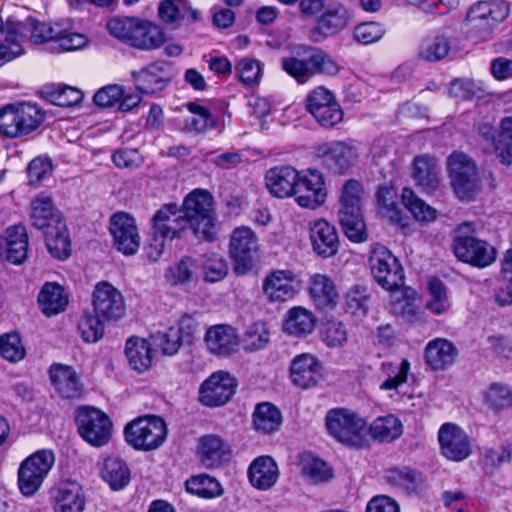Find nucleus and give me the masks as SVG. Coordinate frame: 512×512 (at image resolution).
Listing matches in <instances>:
<instances>
[{
  "mask_svg": "<svg viewBox=\"0 0 512 512\" xmlns=\"http://www.w3.org/2000/svg\"><path fill=\"white\" fill-rule=\"evenodd\" d=\"M28 251V236L22 224L10 226L0 236V256L13 264L22 263Z\"/></svg>",
  "mask_w": 512,
  "mask_h": 512,
  "instance_id": "22",
  "label": "nucleus"
},
{
  "mask_svg": "<svg viewBox=\"0 0 512 512\" xmlns=\"http://www.w3.org/2000/svg\"><path fill=\"white\" fill-rule=\"evenodd\" d=\"M369 432L373 439L389 443L402 435L403 425L398 417L387 414L377 417L370 424Z\"/></svg>",
  "mask_w": 512,
  "mask_h": 512,
  "instance_id": "39",
  "label": "nucleus"
},
{
  "mask_svg": "<svg viewBox=\"0 0 512 512\" xmlns=\"http://www.w3.org/2000/svg\"><path fill=\"white\" fill-rule=\"evenodd\" d=\"M309 294L315 306L321 310H332L339 301L334 281L325 274L317 273L309 278Z\"/></svg>",
  "mask_w": 512,
  "mask_h": 512,
  "instance_id": "25",
  "label": "nucleus"
},
{
  "mask_svg": "<svg viewBox=\"0 0 512 512\" xmlns=\"http://www.w3.org/2000/svg\"><path fill=\"white\" fill-rule=\"evenodd\" d=\"M202 268L204 279L212 283L224 279L228 273L227 261L217 253L206 254Z\"/></svg>",
  "mask_w": 512,
  "mask_h": 512,
  "instance_id": "59",
  "label": "nucleus"
},
{
  "mask_svg": "<svg viewBox=\"0 0 512 512\" xmlns=\"http://www.w3.org/2000/svg\"><path fill=\"white\" fill-rule=\"evenodd\" d=\"M102 479L113 490L124 488L130 481V471L126 463L117 457H108L101 469Z\"/></svg>",
  "mask_w": 512,
  "mask_h": 512,
  "instance_id": "43",
  "label": "nucleus"
},
{
  "mask_svg": "<svg viewBox=\"0 0 512 512\" xmlns=\"http://www.w3.org/2000/svg\"><path fill=\"white\" fill-rule=\"evenodd\" d=\"M316 155L335 173H343L355 165L359 148L352 140L330 141L319 145Z\"/></svg>",
  "mask_w": 512,
  "mask_h": 512,
  "instance_id": "13",
  "label": "nucleus"
},
{
  "mask_svg": "<svg viewBox=\"0 0 512 512\" xmlns=\"http://www.w3.org/2000/svg\"><path fill=\"white\" fill-rule=\"evenodd\" d=\"M45 241L53 257L59 260H64L69 257L71 245L65 222L47 228L45 231Z\"/></svg>",
  "mask_w": 512,
  "mask_h": 512,
  "instance_id": "40",
  "label": "nucleus"
},
{
  "mask_svg": "<svg viewBox=\"0 0 512 512\" xmlns=\"http://www.w3.org/2000/svg\"><path fill=\"white\" fill-rule=\"evenodd\" d=\"M75 422L79 435L92 446L106 445L112 436V422L101 410L81 407L76 411Z\"/></svg>",
  "mask_w": 512,
  "mask_h": 512,
  "instance_id": "8",
  "label": "nucleus"
},
{
  "mask_svg": "<svg viewBox=\"0 0 512 512\" xmlns=\"http://www.w3.org/2000/svg\"><path fill=\"white\" fill-rule=\"evenodd\" d=\"M49 374L52 385L63 398L74 399L82 395L83 386L71 366L54 364L51 366Z\"/></svg>",
  "mask_w": 512,
  "mask_h": 512,
  "instance_id": "27",
  "label": "nucleus"
},
{
  "mask_svg": "<svg viewBox=\"0 0 512 512\" xmlns=\"http://www.w3.org/2000/svg\"><path fill=\"white\" fill-rule=\"evenodd\" d=\"M186 106L192 113L185 120L186 128L190 132L203 133L215 127V119L206 107L196 102H189Z\"/></svg>",
  "mask_w": 512,
  "mask_h": 512,
  "instance_id": "51",
  "label": "nucleus"
},
{
  "mask_svg": "<svg viewBox=\"0 0 512 512\" xmlns=\"http://www.w3.org/2000/svg\"><path fill=\"white\" fill-rule=\"evenodd\" d=\"M316 322V317L310 310L294 306L286 313L283 330L291 336L305 337L313 332Z\"/></svg>",
  "mask_w": 512,
  "mask_h": 512,
  "instance_id": "33",
  "label": "nucleus"
},
{
  "mask_svg": "<svg viewBox=\"0 0 512 512\" xmlns=\"http://www.w3.org/2000/svg\"><path fill=\"white\" fill-rule=\"evenodd\" d=\"M458 355L455 345L445 338L430 340L425 347V361L433 370H444L451 366Z\"/></svg>",
  "mask_w": 512,
  "mask_h": 512,
  "instance_id": "30",
  "label": "nucleus"
},
{
  "mask_svg": "<svg viewBox=\"0 0 512 512\" xmlns=\"http://www.w3.org/2000/svg\"><path fill=\"white\" fill-rule=\"evenodd\" d=\"M338 217L343 231L350 241L361 243L367 240L368 235L361 210L339 211Z\"/></svg>",
  "mask_w": 512,
  "mask_h": 512,
  "instance_id": "46",
  "label": "nucleus"
},
{
  "mask_svg": "<svg viewBox=\"0 0 512 512\" xmlns=\"http://www.w3.org/2000/svg\"><path fill=\"white\" fill-rule=\"evenodd\" d=\"M175 75L171 62L156 61L148 64L132 76L137 89L145 94H154L167 87Z\"/></svg>",
  "mask_w": 512,
  "mask_h": 512,
  "instance_id": "18",
  "label": "nucleus"
},
{
  "mask_svg": "<svg viewBox=\"0 0 512 512\" xmlns=\"http://www.w3.org/2000/svg\"><path fill=\"white\" fill-rule=\"evenodd\" d=\"M292 195L299 206L318 208L325 202L327 196L322 175L315 170L300 172Z\"/></svg>",
  "mask_w": 512,
  "mask_h": 512,
  "instance_id": "15",
  "label": "nucleus"
},
{
  "mask_svg": "<svg viewBox=\"0 0 512 512\" xmlns=\"http://www.w3.org/2000/svg\"><path fill=\"white\" fill-rule=\"evenodd\" d=\"M495 152L500 162L504 165H512V116L501 119Z\"/></svg>",
  "mask_w": 512,
  "mask_h": 512,
  "instance_id": "50",
  "label": "nucleus"
},
{
  "mask_svg": "<svg viewBox=\"0 0 512 512\" xmlns=\"http://www.w3.org/2000/svg\"><path fill=\"white\" fill-rule=\"evenodd\" d=\"M322 341L330 348H341L348 341L345 324L340 321H329L321 330Z\"/></svg>",
  "mask_w": 512,
  "mask_h": 512,
  "instance_id": "60",
  "label": "nucleus"
},
{
  "mask_svg": "<svg viewBox=\"0 0 512 512\" xmlns=\"http://www.w3.org/2000/svg\"><path fill=\"white\" fill-rule=\"evenodd\" d=\"M310 240L314 252L321 257H331L338 251L337 231L324 219H317L310 223Z\"/></svg>",
  "mask_w": 512,
  "mask_h": 512,
  "instance_id": "23",
  "label": "nucleus"
},
{
  "mask_svg": "<svg viewBox=\"0 0 512 512\" xmlns=\"http://www.w3.org/2000/svg\"><path fill=\"white\" fill-rule=\"evenodd\" d=\"M138 23L137 17H113L107 22L106 27L111 36L132 46Z\"/></svg>",
  "mask_w": 512,
  "mask_h": 512,
  "instance_id": "52",
  "label": "nucleus"
},
{
  "mask_svg": "<svg viewBox=\"0 0 512 512\" xmlns=\"http://www.w3.org/2000/svg\"><path fill=\"white\" fill-rule=\"evenodd\" d=\"M350 18V13L343 3L331 2L316 18L315 25L309 32V38L314 42H321L334 37L348 27Z\"/></svg>",
  "mask_w": 512,
  "mask_h": 512,
  "instance_id": "11",
  "label": "nucleus"
},
{
  "mask_svg": "<svg viewBox=\"0 0 512 512\" xmlns=\"http://www.w3.org/2000/svg\"><path fill=\"white\" fill-rule=\"evenodd\" d=\"M453 251L462 262L484 268L496 260V250L488 242L472 236H457Z\"/></svg>",
  "mask_w": 512,
  "mask_h": 512,
  "instance_id": "14",
  "label": "nucleus"
},
{
  "mask_svg": "<svg viewBox=\"0 0 512 512\" xmlns=\"http://www.w3.org/2000/svg\"><path fill=\"white\" fill-rule=\"evenodd\" d=\"M230 447L216 435H206L200 440L199 456L206 468H215L228 459Z\"/></svg>",
  "mask_w": 512,
  "mask_h": 512,
  "instance_id": "34",
  "label": "nucleus"
},
{
  "mask_svg": "<svg viewBox=\"0 0 512 512\" xmlns=\"http://www.w3.org/2000/svg\"><path fill=\"white\" fill-rule=\"evenodd\" d=\"M363 188L360 182L356 180H349L345 183L342 189L339 211H359L361 210V198Z\"/></svg>",
  "mask_w": 512,
  "mask_h": 512,
  "instance_id": "61",
  "label": "nucleus"
},
{
  "mask_svg": "<svg viewBox=\"0 0 512 512\" xmlns=\"http://www.w3.org/2000/svg\"><path fill=\"white\" fill-rule=\"evenodd\" d=\"M449 177L456 196L470 201L480 190L475 162L463 152H453L447 161Z\"/></svg>",
  "mask_w": 512,
  "mask_h": 512,
  "instance_id": "3",
  "label": "nucleus"
},
{
  "mask_svg": "<svg viewBox=\"0 0 512 512\" xmlns=\"http://www.w3.org/2000/svg\"><path fill=\"white\" fill-rule=\"evenodd\" d=\"M264 295L270 302L283 303L298 293L296 276L291 270H275L263 282Z\"/></svg>",
  "mask_w": 512,
  "mask_h": 512,
  "instance_id": "20",
  "label": "nucleus"
},
{
  "mask_svg": "<svg viewBox=\"0 0 512 512\" xmlns=\"http://www.w3.org/2000/svg\"><path fill=\"white\" fill-rule=\"evenodd\" d=\"M321 364L312 354L304 353L296 356L291 364V378L295 385L309 388L317 382Z\"/></svg>",
  "mask_w": 512,
  "mask_h": 512,
  "instance_id": "32",
  "label": "nucleus"
},
{
  "mask_svg": "<svg viewBox=\"0 0 512 512\" xmlns=\"http://www.w3.org/2000/svg\"><path fill=\"white\" fill-rule=\"evenodd\" d=\"M55 463L50 449H41L27 457L18 470V486L25 496L34 495Z\"/></svg>",
  "mask_w": 512,
  "mask_h": 512,
  "instance_id": "7",
  "label": "nucleus"
},
{
  "mask_svg": "<svg viewBox=\"0 0 512 512\" xmlns=\"http://www.w3.org/2000/svg\"><path fill=\"white\" fill-rule=\"evenodd\" d=\"M326 427L329 434L339 442L359 447L364 440L366 421L351 410L337 408L327 413Z\"/></svg>",
  "mask_w": 512,
  "mask_h": 512,
  "instance_id": "5",
  "label": "nucleus"
},
{
  "mask_svg": "<svg viewBox=\"0 0 512 512\" xmlns=\"http://www.w3.org/2000/svg\"><path fill=\"white\" fill-rule=\"evenodd\" d=\"M31 218L38 229H47L64 222L58 210L54 207L52 198L45 194L38 195L31 203Z\"/></svg>",
  "mask_w": 512,
  "mask_h": 512,
  "instance_id": "36",
  "label": "nucleus"
},
{
  "mask_svg": "<svg viewBox=\"0 0 512 512\" xmlns=\"http://www.w3.org/2000/svg\"><path fill=\"white\" fill-rule=\"evenodd\" d=\"M38 303L45 315H56L65 310L68 305V295L59 284L47 282L40 290Z\"/></svg>",
  "mask_w": 512,
  "mask_h": 512,
  "instance_id": "37",
  "label": "nucleus"
},
{
  "mask_svg": "<svg viewBox=\"0 0 512 512\" xmlns=\"http://www.w3.org/2000/svg\"><path fill=\"white\" fill-rule=\"evenodd\" d=\"M55 512H82L85 497L81 486L75 481L60 482L51 490Z\"/></svg>",
  "mask_w": 512,
  "mask_h": 512,
  "instance_id": "24",
  "label": "nucleus"
},
{
  "mask_svg": "<svg viewBox=\"0 0 512 512\" xmlns=\"http://www.w3.org/2000/svg\"><path fill=\"white\" fill-rule=\"evenodd\" d=\"M369 263L375 281L384 289L396 292L404 285V273L399 260L383 245L375 244Z\"/></svg>",
  "mask_w": 512,
  "mask_h": 512,
  "instance_id": "6",
  "label": "nucleus"
},
{
  "mask_svg": "<svg viewBox=\"0 0 512 512\" xmlns=\"http://www.w3.org/2000/svg\"><path fill=\"white\" fill-rule=\"evenodd\" d=\"M78 332L86 343H96L104 335V324L97 314L85 312L78 322Z\"/></svg>",
  "mask_w": 512,
  "mask_h": 512,
  "instance_id": "55",
  "label": "nucleus"
},
{
  "mask_svg": "<svg viewBox=\"0 0 512 512\" xmlns=\"http://www.w3.org/2000/svg\"><path fill=\"white\" fill-rule=\"evenodd\" d=\"M125 355L131 368L138 373L147 371L152 365L151 344L144 338L133 336L127 339Z\"/></svg>",
  "mask_w": 512,
  "mask_h": 512,
  "instance_id": "35",
  "label": "nucleus"
},
{
  "mask_svg": "<svg viewBox=\"0 0 512 512\" xmlns=\"http://www.w3.org/2000/svg\"><path fill=\"white\" fill-rule=\"evenodd\" d=\"M299 466L302 475L312 483L327 482L333 477L332 468L320 458L303 453L300 456Z\"/></svg>",
  "mask_w": 512,
  "mask_h": 512,
  "instance_id": "42",
  "label": "nucleus"
},
{
  "mask_svg": "<svg viewBox=\"0 0 512 512\" xmlns=\"http://www.w3.org/2000/svg\"><path fill=\"white\" fill-rule=\"evenodd\" d=\"M124 435L127 443L135 449L149 451L162 445L167 427L160 417L144 416L126 425Z\"/></svg>",
  "mask_w": 512,
  "mask_h": 512,
  "instance_id": "4",
  "label": "nucleus"
},
{
  "mask_svg": "<svg viewBox=\"0 0 512 512\" xmlns=\"http://www.w3.org/2000/svg\"><path fill=\"white\" fill-rule=\"evenodd\" d=\"M401 201L405 208L410 211L418 221L431 222L437 217L436 210L421 200L414 191L408 187L402 189Z\"/></svg>",
  "mask_w": 512,
  "mask_h": 512,
  "instance_id": "48",
  "label": "nucleus"
},
{
  "mask_svg": "<svg viewBox=\"0 0 512 512\" xmlns=\"http://www.w3.org/2000/svg\"><path fill=\"white\" fill-rule=\"evenodd\" d=\"M449 50L448 39L444 36H436L423 42L420 54L428 61H439L447 56Z\"/></svg>",
  "mask_w": 512,
  "mask_h": 512,
  "instance_id": "64",
  "label": "nucleus"
},
{
  "mask_svg": "<svg viewBox=\"0 0 512 512\" xmlns=\"http://www.w3.org/2000/svg\"><path fill=\"white\" fill-rule=\"evenodd\" d=\"M110 232L114 246L124 255H134L140 246V235L135 219L125 212L115 213L110 218Z\"/></svg>",
  "mask_w": 512,
  "mask_h": 512,
  "instance_id": "17",
  "label": "nucleus"
},
{
  "mask_svg": "<svg viewBox=\"0 0 512 512\" xmlns=\"http://www.w3.org/2000/svg\"><path fill=\"white\" fill-rule=\"evenodd\" d=\"M255 251L256 239L253 230L245 226L234 229L230 237L229 255L236 275H245L253 268Z\"/></svg>",
  "mask_w": 512,
  "mask_h": 512,
  "instance_id": "12",
  "label": "nucleus"
},
{
  "mask_svg": "<svg viewBox=\"0 0 512 512\" xmlns=\"http://www.w3.org/2000/svg\"><path fill=\"white\" fill-rule=\"evenodd\" d=\"M16 108L19 136L27 135L36 130L44 120V114L37 105L22 103Z\"/></svg>",
  "mask_w": 512,
  "mask_h": 512,
  "instance_id": "47",
  "label": "nucleus"
},
{
  "mask_svg": "<svg viewBox=\"0 0 512 512\" xmlns=\"http://www.w3.org/2000/svg\"><path fill=\"white\" fill-rule=\"evenodd\" d=\"M152 229L170 240L179 237L188 226V220L182 209L176 204L161 207L152 218Z\"/></svg>",
  "mask_w": 512,
  "mask_h": 512,
  "instance_id": "21",
  "label": "nucleus"
},
{
  "mask_svg": "<svg viewBox=\"0 0 512 512\" xmlns=\"http://www.w3.org/2000/svg\"><path fill=\"white\" fill-rule=\"evenodd\" d=\"M281 411L270 402L258 403V431L273 433L281 427Z\"/></svg>",
  "mask_w": 512,
  "mask_h": 512,
  "instance_id": "54",
  "label": "nucleus"
},
{
  "mask_svg": "<svg viewBox=\"0 0 512 512\" xmlns=\"http://www.w3.org/2000/svg\"><path fill=\"white\" fill-rule=\"evenodd\" d=\"M385 34L383 25L379 22H363L353 29V39L362 45L379 41Z\"/></svg>",
  "mask_w": 512,
  "mask_h": 512,
  "instance_id": "63",
  "label": "nucleus"
},
{
  "mask_svg": "<svg viewBox=\"0 0 512 512\" xmlns=\"http://www.w3.org/2000/svg\"><path fill=\"white\" fill-rule=\"evenodd\" d=\"M238 382L230 373L219 370L202 382L199 388V402L210 408L227 404L236 392Z\"/></svg>",
  "mask_w": 512,
  "mask_h": 512,
  "instance_id": "10",
  "label": "nucleus"
},
{
  "mask_svg": "<svg viewBox=\"0 0 512 512\" xmlns=\"http://www.w3.org/2000/svg\"><path fill=\"white\" fill-rule=\"evenodd\" d=\"M380 370L385 378L380 384V389L385 391L397 390L407 382L410 362L407 359H402L400 362H384Z\"/></svg>",
  "mask_w": 512,
  "mask_h": 512,
  "instance_id": "45",
  "label": "nucleus"
},
{
  "mask_svg": "<svg viewBox=\"0 0 512 512\" xmlns=\"http://www.w3.org/2000/svg\"><path fill=\"white\" fill-rule=\"evenodd\" d=\"M25 36L21 20L10 17L6 20V36L0 43V67L24 54L21 40Z\"/></svg>",
  "mask_w": 512,
  "mask_h": 512,
  "instance_id": "29",
  "label": "nucleus"
},
{
  "mask_svg": "<svg viewBox=\"0 0 512 512\" xmlns=\"http://www.w3.org/2000/svg\"><path fill=\"white\" fill-rule=\"evenodd\" d=\"M428 291L426 308L435 315L446 313L451 307V302L444 283L438 278H431L428 281Z\"/></svg>",
  "mask_w": 512,
  "mask_h": 512,
  "instance_id": "49",
  "label": "nucleus"
},
{
  "mask_svg": "<svg viewBox=\"0 0 512 512\" xmlns=\"http://www.w3.org/2000/svg\"><path fill=\"white\" fill-rule=\"evenodd\" d=\"M187 492L201 498L210 499L222 494L219 482L208 475L193 476L186 481Z\"/></svg>",
  "mask_w": 512,
  "mask_h": 512,
  "instance_id": "53",
  "label": "nucleus"
},
{
  "mask_svg": "<svg viewBox=\"0 0 512 512\" xmlns=\"http://www.w3.org/2000/svg\"><path fill=\"white\" fill-rule=\"evenodd\" d=\"M46 98L54 105L71 107L81 102L83 93L71 86H58L48 89Z\"/></svg>",
  "mask_w": 512,
  "mask_h": 512,
  "instance_id": "58",
  "label": "nucleus"
},
{
  "mask_svg": "<svg viewBox=\"0 0 512 512\" xmlns=\"http://www.w3.org/2000/svg\"><path fill=\"white\" fill-rule=\"evenodd\" d=\"M194 234L205 241L217 239L216 217L213 209V196L202 189H195L184 199L181 208Z\"/></svg>",
  "mask_w": 512,
  "mask_h": 512,
  "instance_id": "2",
  "label": "nucleus"
},
{
  "mask_svg": "<svg viewBox=\"0 0 512 512\" xmlns=\"http://www.w3.org/2000/svg\"><path fill=\"white\" fill-rule=\"evenodd\" d=\"M165 42V34L161 27L148 21L139 19L132 46L140 50H154Z\"/></svg>",
  "mask_w": 512,
  "mask_h": 512,
  "instance_id": "38",
  "label": "nucleus"
},
{
  "mask_svg": "<svg viewBox=\"0 0 512 512\" xmlns=\"http://www.w3.org/2000/svg\"><path fill=\"white\" fill-rule=\"evenodd\" d=\"M299 173L291 166L271 168L265 176V185L269 192L278 198L292 196Z\"/></svg>",
  "mask_w": 512,
  "mask_h": 512,
  "instance_id": "28",
  "label": "nucleus"
},
{
  "mask_svg": "<svg viewBox=\"0 0 512 512\" xmlns=\"http://www.w3.org/2000/svg\"><path fill=\"white\" fill-rule=\"evenodd\" d=\"M282 68L287 74L295 78L298 83H305L313 76L310 57L307 60L293 56L284 58L282 61Z\"/></svg>",
  "mask_w": 512,
  "mask_h": 512,
  "instance_id": "62",
  "label": "nucleus"
},
{
  "mask_svg": "<svg viewBox=\"0 0 512 512\" xmlns=\"http://www.w3.org/2000/svg\"><path fill=\"white\" fill-rule=\"evenodd\" d=\"M385 479L391 486L406 493L415 492L422 483L421 474L407 466L388 469Z\"/></svg>",
  "mask_w": 512,
  "mask_h": 512,
  "instance_id": "41",
  "label": "nucleus"
},
{
  "mask_svg": "<svg viewBox=\"0 0 512 512\" xmlns=\"http://www.w3.org/2000/svg\"><path fill=\"white\" fill-rule=\"evenodd\" d=\"M95 313L105 320H116L125 313V303L122 294L107 282L96 285L93 293Z\"/></svg>",
  "mask_w": 512,
  "mask_h": 512,
  "instance_id": "19",
  "label": "nucleus"
},
{
  "mask_svg": "<svg viewBox=\"0 0 512 512\" xmlns=\"http://www.w3.org/2000/svg\"><path fill=\"white\" fill-rule=\"evenodd\" d=\"M438 442L442 454L449 460L460 462L472 452L467 433L454 423H444L438 431Z\"/></svg>",
  "mask_w": 512,
  "mask_h": 512,
  "instance_id": "16",
  "label": "nucleus"
},
{
  "mask_svg": "<svg viewBox=\"0 0 512 512\" xmlns=\"http://www.w3.org/2000/svg\"><path fill=\"white\" fill-rule=\"evenodd\" d=\"M305 106L317 123L324 128L334 127L344 116L333 92L323 86L316 87L307 95Z\"/></svg>",
  "mask_w": 512,
  "mask_h": 512,
  "instance_id": "9",
  "label": "nucleus"
},
{
  "mask_svg": "<svg viewBox=\"0 0 512 512\" xmlns=\"http://www.w3.org/2000/svg\"><path fill=\"white\" fill-rule=\"evenodd\" d=\"M24 38L30 33V40L35 44L51 43V49L58 53L71 52L84 48L88 44L86 35L74 31L73 22L69 19L55 23H42L35 18L27 17L21 21Z\"/></svg>",
  "mask_w": 512,
  "mask_h": 512,
  "instance_id": "1",
  "label": "nucleus"
},
{
  "mask_svg": "<svg viewBox=\"0 0 512 512\" xmlns=\"http://www.w3.org/2000/svg\"><path fill=\"white\" fill-rule=\"evenodd\" d=\"M280 472L271 456L258 457V490H269L278 481Z\"/></svg>",
  "mask_w": 512,
  "mask_h": 512,
  "instance_id": "57",
  "label": "nucleus"
},
{
  "mask_svg": "<svg viewBox=\"0 0 512 512\" xmlns=\"http://www.w3.org/2000/svg\"><path fill=\"white\" fill-rule=\"evenodd\" d=\"M205 343L212 354L227 357L236 351L239 341L233 327L219 324L206 331Z\"/></svg>",
  "mask_w": 512,
  "mask_h": 512,
  "instance_id": "26",
  "label": "nucleus"
},
{
  "mask_svg": "<svg viewBox=\"0 0 512 512\" xmlns=\"http://www.w3.org/2000/svg\"><path fill=\"white\" fill-rule=\"evenodd\" d=\"M485 403L496 412L512 407V390L500 383H492L484 394Z\"/></svg>",
  "mask_w": 512,
  "mask_h": 512,
  "instance_id": "56",
  "label": "nucleus"
},
{
  "mask_svg": "<svg viewBox=\"0 0 512 512\" xmlns=\"http://www.w3.org/2000/svg\"><path fill=\"white\" fill-rule=\"evenodd\" d=\"M412 178L425 192L435 191L439 185V167L437 160L429 155H419L414 158Z\"/></svg>",
  "mask_w": 512,
  "mask_h": 512,
  "instance_id": "31",
  "label": "nucleus"
},
{
  "mask_svg": "<svg viewBox=\"0 0 512 512\" xmlns=\"http://www.w3.org/2000/svg\"><path fill=\"white\" fill-rule=\"evenodd\" d=\"M398 193L393 186H380L376 193V201L381 215L391 222H402V210L397 203Z\"/></svg>",
  "mask_w": 512,
  "mask_h": 512,
  "instance_id": "44",
  "label": "nucleus"
}]
</instances>
